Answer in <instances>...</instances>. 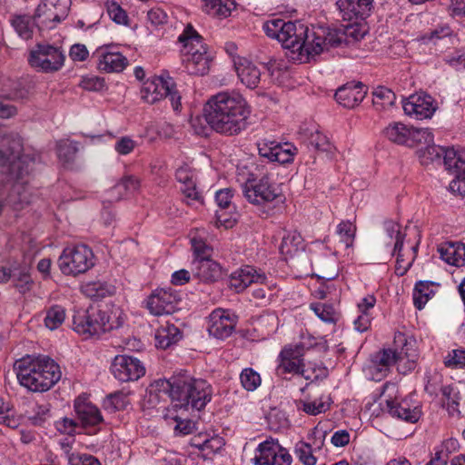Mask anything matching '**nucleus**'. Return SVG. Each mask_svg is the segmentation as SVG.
<instances>
[{
  "label": "nucleus",
  "instance_id": "obj_59",
  "mask_svg": "<svg viewBox=\"0 0 465 465\" xmlns=\"http://www.w3.org/2000/svg\"><path fill=\"white\" fill-rule=\"evenodd\" d=\"M224 446V440L218 435H211L207 439L202 452L203 456H209L217 453Z\"/></svg>",
  "mask_w": 465,
  "mask_h": 465
},
{
  "label": "nucleus",
  "instance_id": "obj_63",
  "mask_svg": "<svg viewBox=\"0 0 465 465\" xmlns=\"http://www.w3.org/2000/svg\"><path fill=\"white\" fill-rule=\"evenodd\" d=\"M445 365L448 367L465 368V350H453L445 358Z\"/></svg>",
  "mask_w": 465,
  "mask_h": 465
},
{
  "label": "nucleus",
  "instance_id": "obj_61",
  "mask_svg": "<svg viewBox=\"0 0 465 465\" xmlns=\"http://www.w3.org/2000/svg\"><path fill=\"white\" fill-rule=\"evenodd\" d=\"M137 146V142L129 136L119 138L114 143V150L120 155H127L131 153Z\"/></svg>",
  "mask_w": 465,
  "mask_h": 465
},
{
  "label": "nucleus",
  "instance_id": "obj_64",
  "mask_svg": "<svg viewBox=\"0 0 465 465\" xmlns=\"http://www.w3.org/2000/svg\"><path fill=\"white\" fill-rule=\"evenodd\" d=\"M70 465H101L98 459L95 457L86 454V453H79V454H72L69 459Z\"/></svg>",
  "mask_w": 465,
  "mask_h": 465
},
{
  "label": "nucleus",
  "instance_id": "obj_25",
  "mask_svg": "<svg viewBox=\"0 0 465 465\" xmlns=\"http://www.w3.org/2000/svg\"><path fill=\"white\" fill-rule=\"evenodd\" d=\"M94 55L97 57V66L100 71L106 73H119L128 65V60L113 46H101L97 48Z\"/></svg>",
  "mask_w": 465,
  "mask_h": 465
},
{
  "label": "nucleus",
  "instance_id": "obj_6",
  "mask_svg": "<svg viewBox=\"0 0 465 465\" xmlns=\"http://www.w3.org/2000/svg\"><path fill=\"white\" fill-rule=\"evenodd\" d=\"M178 41L183 45V63L186 72L195 75L205 74L209 70L211 57L202 36L188 25L179 35Z\"/></svg>",
  "mask_w": 465,
  "mask_h": 465
},
{
  "label": "nucleus",
  "instance_id": "obj_13",
  "mask_svg": "<svg viewBox=\"0 0 465 465\" xmlns=\"http://www.w3.org/2000/svg\"><path fill=\"white\" fill-rule=\"evenodd\" d=\"M65 55L57 46L49 44H37L29 54V64L43 73L59 71L64 64Z\"/></svg>",
  "mask_w": 465,
  "mask_h": 465
},
{
  "label": "nucleus",
  "instance_id": "obj_45",
  "mask_svg": "<svg viewBox=\"0 0 465 465\" xmlns=\"http://www.w3.org/2000/svg\"><path fill=\"white\" fill-rule=\"evenodd\" d=\"M372 95V104L376 110H386L392 106L396 100L395 94L384 86H378Z\"/></svg>",
  "mask_w": 465,
  "mask_h": 465
},
{
  "label": "nucleus",
  "instance_id": "obj_62",
  "mask_svg": "<svg viewBox=\"0 0 465 465\" xmlns=\"http://www.w3.org/2000/svg\"><path fill=\"white\" fill-rule=\"evenodd\" d=\"M49 413V404L36 405L29 416V420L34 425H42L48 419Z\"/></svg>",
  "mask_w": 465,
  "mask_h": 465
},
{
  "label": "nucleus",
  "instance_id": "obj_3",
  "mask_svg": "<svg viewBox=\"0 0 465 465\" xmlns=\"http://www.w3.org/2000/svg\"><path fill=\"white\" fill-rule=\"evenodd\" d=\"M150 393L168 396L174 411H201L212 399V387L203 379L190 376L176 377L172 381L158 380L150 386Z\"/></svg>",
  "mask_w": 465,
  "mask_h": 465
},
{
  "label": "nucleus",
  "instance_id": "obj_8",
  "mask_svg": "<svg viewBox=\"0 0 465 465\" xmlns=\"http://www.w3.org/2000/svg\"><path fill=\"white\" fill-rule=\"evenodd\" d=\"M117 320H112L106 311L90 307L74 317V329L81 335L93 337L120 326Z\"/></svg>",
  "mask_w": 465,
  "mask_h": 465
},
{
  "label": "nucleus",
  "instance_id": "obj_57",
  "mask_svg": "<svg viewBox=\"0 0 465 465\" xmlns=\"http://www.w3.org/2000/svg\"><path fill=\"white\" fill-rule=\"evenodd\" d=\"M55 429L63 434L74 435L81 428L78 421L72 418H62L55 421Z\"/></svg>",
  "mask_w": 465,
  "mask_h": 465
},
{
  "label": "nucleus",
  "instance_id": "obj_4",
  "mask_svg": "<svg viewBox=\"0 0 465 465\" xmlns=\"http://www.w3.org/2000/svg\"><path fill=\"white\" fill-rule=\"evenodd\" d=\"M19 383L33 392H45L61 379L59 365L51 358L25 357L15 364Z\"/></svg>",
  "mask_w": 465,
  "mask_h": 465
},
{
  "label": "nucleus",
  "instance_id": "obj_33",
  "mask_svg": "<svg viewBox=\"0 0 465 465\" xmlns=\"http://www.w3.org/2000/svg\"><path fill=\"white\" fill-rule=\"evenodd\" d=\"M182 337L181 331L174 324L166 322L155 331V344L158 348L167 349L176 343Z\"/></svg>",
  "mask_w": 465,
  "mask_h": 465
},
{
  "label": "nucleus",
  "instance_id": "obj_21",
  "mask_svg": "<svg viewBox=\"0 0 465 465\" xmlns=\"http://www.w3.org/2000/svg\"><path fill=\"white\" fill-rule=\"evenodd\" d=\"M111 371L122 382L137 381L145 373L143 364L136 358L128 355L115 356Z\"/></svg>",
  "mask_w": 465,
  "mask_h": 465
},
{
  "label": "nucleus",
  "instance_id": "obj_11",
  "mask_svg": "<svg viewBox=\"0 0 465 465\" xmlns=\"http://www.w3.org/2000/svg\"><path fill=\"white\" fill-rule=\"evenodd\" d=\"M142 99L148 104H154L163 98L171 102L173 110H179L181 106V96L174 88L172 78L163 76H153L146 80L141 89Z\"/></svg>",
  "mask_w": 465,
  "mask_h": 465
},
{
  "label": "nucleus",
  "instance_id": "obj_22",
  "mask_svg": "<svg viewBox=\"0 0 465 465\" xmlns=\"http://www.w3.org/2000/svg\"><path fill=\"white\" fill-rule=\"evenodd\" d=\"M259 154L269 162H275L281 164L293 161L297 153L294 145L289 143H279L275 141L263 139L257 143Z\"/></svg>",
  "mask_w": 465,
  "mask_h": 465
},
{
  "label": "nucleus",
  "instance_id": "obj_32",
  "mask_svg": "<svg viewBox=\"0 0 465 465\" xmlns=\"http://www.w3.org/2000/svg\"><path fill=\"white\" fill-rule=\"evenodd\" d=\"M203 11L212 17L224 19L236 8L234 0H202Z\"/></svg>",
  "mask_w": 465,
  "mask_h": 465
},
{
  "label": "nucleus",
  "instance_id": "obj_2",
  "mask_svg": "<svg viewBox=\"0 0 465 465\" xmlns=\"http://www.w3.org/2000/svg\"><path fill=\"white\" fill-rule=\"evenodd\" d=\"M23 143L18 136L8 139L0 148V167L8 166L9 173L4 178V183H11L6 197V203L15 210L22 209L29 203L31 193L27 186V177L33 170L35 158L30 153H25Z\"/></svg>",
  "mask_w": 465,
  "mask_h": 465
},
{
  "label": "nucleus",
  "instance_id": "obj_30",
  "mask_svg": "<svg viewBox=\"0 0 465 465\" xmlns=\"http://www.w3.org/2000/svg\"><path fill=\"white\" fill-rule=\"evenodd\" d=\"M441 260L457 267L465 265V245L460 242H443L438 247Z\"/></svg>",
  "mask_w": 465,
  "mask_h": 465
},
{
  "label": "nucleus",
  "instance_id": "obj_47",
  "mask_svg": "<svg viewBox=\"0 0 465 465\" xmlns=\"http://www.w3.org/2000/svg\"><path fill=\"white\" fill-rule=\"evenodd\" d=\"M447 150L448 149L436 145L433 141L432 143L425 145L424 149H420L418 152L420 163L428 165L435 162H440L441 157H443V159L445 158Z\"/></svg>",
  "mask_w": 465,
  "mask_h": 465
},
{
  "label": "nucleus",
  "instance_id": "obj_10",
  "mask_svg": "<svg viewBox=\"0 0 465 465\" xmlns=\"http://www.w3.org/2000/svg\"><path fill=\"white\" fill-rule=\"evenodd\" d=\"M262 28L269 37L278 40L282 47L288 50L287 55L292 54V51H294L295 47H301L297 42L306 35V26L302 24L284 21L280 18L266 21Z\"/></svg>",
  "mask_w": 465,
  "mask_h": 465
},
{
  "label": "nucleus",
  "instance_id": "obj_14",
  "mask_svg": "<svg viewBox=\"0 0 465 465\" xmlns=\"http://www.w3.org/2000/svg\"><path fill=\"white\" fill-rule=\"evenodd\" d=\"M242 191L245 199L254 205L272 203L280 195L277 184L272 183L267 175L260 179L248 178L242 183Z\"/></svg>",
  "mask_w": 465,
  "mask_h": 465
},
{
  "label": "nucleus",
  "instance_id": "obj_18",
  "mask_svg": "<svg viewBox=\"0 0 465 465\" xmlns=\"http://www.w3.org/2000/svg\"><path fill=\"white\" fill-rule=\"evenodd\" d=\"M237 320V316L230 310L217 308L208 317L207 331L211 336L224 340L233 332Z\"/></svg>",
  "mask_w": 465,
  "mask_h": 465
},
{
  "label": "nucleus",
  "instance_id": "obj_44",
  "mask_svg": "<svg viewBox=\"0 0 465 465\" xmlns=\"http://www.w3.org/2000/svg\"><path fill=\"white\" fill-rule=\"evenodd\" d=\"M175 177L179 183L184 185V187L181 188L184 194L189 198L197 199L198 193L195 190L192 171L187 166H182L177 169Z\"/></svg>",
  "mask_w": 465,
  "mask_h": 465
},
{
  "label": "nucleus",
  "instance_id": "obj_49",
  "mask_svg": "<svg viewBox=\"0 0 465 465\" xmlns=\"http://www.w3.org/2000/svg\"><path fill=\"white\" fill-rule=\"evenodd\" d=\"M434 134L429 128H415L412 126L408 143L409 147L422 146L432 143Z\"/></svg>",
  "mask_w": 465,
  "mask_h": 465
},
{
  "label": "nucleus",
  "instance_id": "obj_20",
  "mask_svg": "<svg viewBox=\"0 0 465 465\" xmlns=\"http://www.w3.org/2000/svg\"><path fill=\"white\" fill-rule=\"evenodd\" d=\"M402 108L405 114L411 118L424 120L432 117L437 110V103L430 95L420 93L403 100Z\"/></svg>",
  "mask_w": 465,
  "mask_h": 465
},
{
  "label": "nucleus",
  "instance_id": "obj_7",
  "mask_svg": "<svg viewBox=\"0 0 465 465\" xmlns=\"http://www.w3.org/2000/svg\"><path fill=\"white\" fill-rule=\"evenodd\" d=\"M340 42L331 33L326 34L324 28L309 29L306 26V35L297 42L301 47H295L294 51H292V54H288V57L293 62L306 63L310 56L321 54L328 46L338 45Z\"/></svg>",
  "mask_w": 465,
  "mask_h": 465
},
{
  "label": "nucleus",
  "instance_id": "obj_54",
  "mask_svg": "<svg viewBox=\"0 0 465 465\" xmlns=\"http://www.w3.org/2000/svg\"><path fill=\"white\" fill-rule=\"evenodd\" d=\"M56 151L58 157L64 161H71L78 151L77 143L67 139L57 142Z\"/></svg>",
  "mask_w": 465,
  "mask_h": 465
},
{
  "label": "nucleus",
  "instance_id": "obj_12",
  "mask_svg": "<svg viewBox=\"0 0 465 465\" xmlns=\"http://www.w3.org/2000/svg\"><path fill=\"white\" fill-rule=\"evenodd\" d=\"M398 388L394 383H387L384 386L383 395L386 397L388 412L395 418L407 422L415 423L421 416V410L417 402H411V399L399 400Z\"/></svg>",
  "mask_w": 465,
  "mask_h": 465
},
{
  "label": "nucleus",
  "instance_id": "obj_28",
  "mask_svg": "<svg viewBox=\"0 0 465 465\" xmlns=\"http://www.w3.org/2000/svg\"><path fill=\"white\" fill-rule=\"evenodd\" d=\"M233 64L241 82L248 88H255L261 81V68L244 57L233 59Z\"/></svg>",
  "mask_w": 465,
  "mask_h": 465
},
{
  "label": "nucleus",
  "instance_id": "obj_37",
  "mask_svg": "<svg viewBox=\"0 0 465 465\" xmlns=\"http://www.w3.org/2000/svg\"><path fill=\"white\" fill-rule=\"evenodd\" d=\"M206 232L195 230L190 234V242L193 251L194 259H206L213 255V249L205 242Z\"/></svg>",
  "mask_w": 465,
  "mask_h": 465
},
{
  "label": "nucleus",
  "instance_id": "obj_35",
  "mask_svg": "<svg viewBox=\"0 0 465 465\" xmlns=\"http://www.w3.org/2000/svg\"><path fill=\"white\" fill-rule=\"evenodd\" d=\"M384 238L383 242L387 246H393V253L401 252L404 234L401 232V226L393 221H386L383 223Z\"/></svg>",
  "mask_w": 465,
  "mask_h": 465
},
{
  "label": "nucleus",
  "instance_id": "obj_31",
  "mask_svg": "<svg viewBox=\"0 0 465 465\" xmlns=\"http://www.w3.org/2000/svg\"><path fill=\"white\" fill-rule=\"evenodd\" d=\"M10 25L15 32L24 40L32 39L38 23L35 16L25 14H14L9 19Z\"/></svg>",
  "mask_w": 465,
  "mask_h": 465
},
{
  "label": "nucleus",
  "instance_id": "obj_19",
  "mask_svg": "<svg viewBox=\"0 0 465 465\" xmlns=\"http://www.w3.org/2000/svg\"><path fill=\"white\" fill-rule=\"evenodd\" d=\"M398 351L392 349H383L373 354L364 372L367 377L373 381H381L386 377L391 368L399 360Z\"/></svg>",
  "mask_w": 465,
  "mask_h": 465
},
{
  "label": "nucleus",
  "instance_id": "obj_5",
  "mask_svg": "<svg viewBox=\"0 0 465 465\" xmlns=\"http://www.w3.org/2000/svg\"><path fill=\"white\" fill-rule=\"evenodd\" d=\"M305 349L302 344H290L282 349L277 357L276 374L285 378V375H301L307 381L318 380L326 374V370L321 365L304 363Z\"/></svg>",
  "mask_w": 465,
  "mask_h": 465
},
{
  "label": "nucleus",
  "instance_id": "obj_9",
  "mask_svg": "<svg viewBox=\"0 0 465 465\" xmlns=\"http://www.w3.org/2000/svg\"><path fill=\"white\" fill-rule=\"evenodd\" d=\"M94 265V254L85 244L70 245L59 256L58 266L64 275L77 276Z\"/></svg>",
  "mask_w": 465,
  "mask_h": 465
},
{
  "label": "nucleus",
  "instance_id": "obj_46",
  "mask_svg": "<svg viewBox=\"0 0 465 465\" xmlns=\"http://www.w3.org/2000/svg\"><path fill=\"white\" fill-rule=\"evenodd\" d=\"M331 405V398L329 395H321L313 401H303L300 402L299 409H302L309 415H318L325 412Z\"/></svg>",
  "mask_w": 465,
  "mask_h": 465
},
{
  "label": "nucleus",
  "instance_id": "obj_38",
  "mask_svg": "<svg viewBox=\"0 0 465 465\" xmlns=\"http://www.w3.org/2000/svg\"><path fill=\"white\" fill-rule=\"evenodd\" d=\"M444 166L455 177L465 176V153H457L448 149L445 153Z\"/></svg>",
  "mask_w": 465,
  "mask_h": 465
},
{
  "label": "nucleus",
  "instance_id": "obj_48",
  "mask_svg": "<svg viewBox=\"0 0 465 465\" xmlns=\"http://www.w3.org/2000/svg\"><path fill=\"white\" fill-rule=\"evenodd\" d=\"M441 396L442 405L449 413L451 415L458 413L460 399L459 391L452 386H444L441 388Z\"/></svg>",
  "mask_w": 465,
  "mask_h": 465
},
{
  "label": "nucleus",
  "instance_id": "obj_60",
  "mask_svg": "<svg viewBox=\"0 0 465 465\" xmlns=\"http://www.w3.org/2000/svg\"><path fill=\"white\" fill-rule=\"evenodd\" d=\"M172 415V418L175 420L176 425L174 427V431L179 435H188L192 433L195 430V423L189 420L183 419L179 415Z\"/></svg>",
  "mask_w": 465,
  "mask_h": 465
},
{
  "label": "nucleus",
  "instance_id": "obj_34",
  "mask_svg": "<svg viewBox=\"0 0 465 465\" xmlns=\"http://www.w3.org/2000/svg\"><path fill=\"white\" fill-rule=\"evenodd\" d=\"M412 126L401 122H392L383 129V135L391 143L408 146Z\"/></svg>",
  "mask_w": 465,
  "mask_h": 465
},
{
  "label": "nucleus",
  "instance_id": "obj_43",
  "mask_svg": "<svg viewBox=\"0 0 465 465\" xmlns=\"http://www.w3.org/2000/svg\"><path fill=\"white\" fill-rule=\"evenodd\" d=\"M12 281L14 287L21 294L31 292L35 284L29 269L26 266H15Z\"/></svg>",
  "mask_w": 465,
  "mask_h": 465
},
{
  "label": "nucleus",
  "instance_id": "obj_58",
  "mask_svg": "<svg viewBox=\"0 0 465 465\" xmlns=\"http://www.w3.org/2000/svg\"><path fill=\"white\" fill-rule=\"evenodd\" d=\"M107 13L110 18L118 25H126L128 16L126 12L116 2L107 4Z\"/></svg>",
  "mask_w": 465,
  "mask_h": 465
},
{
  "label": "nucleus",
  "instance_id": "obj_40",
  "mask_svg": "<svg viewBox=\"0 0 465 465\" xmlns=\"http://www.w3.org/2000/svg\"><path fill=\"white\" fill-rule=\"evenodd\" d=\"M435 284L429 281H420L415 284L412 297L414 305L417 309L421 310L428 301L435 293Z\"/></svg>",
  "mask_w": 465,
  "mask_h": 465
},
{
  "label": "nucleus",
  "instance_id": "obj_24",
  "mask_svg": "<svg viewBox=\"0 0 465 465\" xmlns=\"http://www.w3.org/2000/svg\"><path fill=\"white\" fill-rule=\"evenodd\" d=\"M266 274L252 266L245 265L232 272L229 278V285L237 292L244 291L251 284H265Z\"/></svg>",
  "mask_w": 465,
  "mask_h": 465
},
{
  "label": "nucleus",
  "instance_id": "obj_15",
  "mask_svg": "<svg viewBox=\"0 0 465 465\" xmlns=\"http://www.w3.org/2000/svg\"><path fill=\"white\" fill-rule=\"evenodd\" d=\"M253 460L255 465H291L292 458L278 440L270 439L258 445Z\"/></svg>",
  "mask_w": 465,
  "mask_h": 465
},
{
  "label": "nucleus",
  "instance_id": "obj_51",
  "mask_svg": "<svg viewBox=\"0 0 465 465\" xmlns=\"http://www.w3.org/2000/svg\"><path fill=\"white\" fill-rule=\"evenodd\" d=\"M356 227L350 221H343L340 223L336 229L339 242L345 248H349L352 245L355 237Z\"/></svg>",
  "mask_w": 465,
  "mask_h": 465
},
{
  "label": "nucleus",
  "instance_id": "obj_42",
  "mask_svg": "<svg viewBox=\"0 0 465 465\" xmlns=\"http://www.w3.org/2000/svg\"><path fill=\"white\" fill-rule=\"evenodd\" d=\"M82 292L92 299H101L114 293L115 288L104 282H89L82 285Z\"/></svg>",
  "mask_w": 465,
  "mask_h": 465
},
{
  "label": "nucleus",
  "instance_id": "obj_55",
  "mask_svg": "<svg viewBox=\"0 0 465 465\" xmlns=\"http://www.w3.org/2000/svg\"><path fill=\"white\" fill-rule=\"evenodd\" d=\"M295 454L298 460L304 465H315L316 458L312 453V446L303 441H299L295 446Z\"/></svg>",
  "mask_w": 465,
  "mask_h": 465
},
{
  "label": "nucleus",
  "instance_id": "obj_52",
  "mask_svg": "<svg viewBox=\"0 0 465 465\" xmlns=\"http://www.w3.org/2000/svg\"><path fill=\"white\" fill-rule=\"evenodd\" d=\"M310 307L314 312V313L324 322L335 323L339 319L338 312L331 304L318 302L311 304Z\"/></svg>",
  "mask_w": 465,
  "mask_h": 465
},
{
  "label": "nucleus",
  "instance_id": "obj_41",
  "mask_svg": "<svg viewBox=\"0 0 465 465\" xmlns=\"http://www.w3.org/2000/svg\"><path fill=\"white\" fill-rule=\"evenodd\" d=\"M302 238L296 231L287 232L283 237L280 245V252L287 259L292 257L300 250H302Z\"/></svg>",
  "mask_w": 465,
  "mask_h": 465
},
{
  "label": "nucleus",
  "instance_id": "obj_16",
  "mask_svg": "<svg viewBox=\"0 0 465 465\" xmlns=\"http://www.w3.org/2000/svg\"><path fill=\"white\" fill-rule=\"evenodd\" d=\"M68 0H45L35 12L39 29H51L68 15Z\"/></svg>",
  "mask_w": 465,
  "mask_h": 465
},
{
  "label": "nucleus",
  "instance_id": "obj_23",
  "mask_svg": "<svg viewBox=\"0 0 465 465\" xmlns=\"http://www.w3.org/2000/svg\"><path fill=\"white\" fill-rule=\"evenodd\" d=\"M74 408L81 428H94L104 421L101 411L85 394L74 400Z\"/></svg>",
  "mask_w": 465,
  "mask_h": 465
},
{
  "label": "nucleus",
  "instance_id": "obj_27",
  "mask_svg": "<svg viewBox=\"0 0 465 465\" xmlns=\"http://www.w3.org/2000/svg\"><path fill=\"white\" fill-rule=\"evenodd\" d=\"M193 277L203 282H213L222 274L220 264L210 258L193 259L191 267Z\"/></svg>",
  "mask_w": 465,
  "mask_h": 465
},
{
  "label": "nucleus",
  "instance_id": "obj_39",
  "mask_svg": "<svg viewBox=\"0 0 465 465\" xmlns=\"http://www.w3.org/2000/svg\"><path fill=\"white\" fill-rule=\"evenodd\" d=\"M410 342L405 341L401 351H398L399 360H397V370L400 373L406 374L416 367L418 354L415 349H410Z\"/></svg>",
  "mask_w": 465,
  "mask_h": 465
},
{
  "label": "nucleus",
  "instance_id": "obj_1",
  "mask_svg": "<svg viewBox=\"0 0 465 465\" xmlns=\"http://www.w3.org/2000/svg\"><path fill=\"white\" fill-rule=\"evenodd\" d=\"M203 114L212 130L222 135L233 136L245 129L251 109L239 92L221 91L208 99Z\"/></svg>",
  "mask_w": 465,
  "mask_h": 465
},
{
  "label": "nucleus",
  "instance_id": "obj_29",
  "mask_svg": "<svg viewBox=\"0 0 465 465\" xmlns=\"http://www.w3.org/2000/svg\"><path fill=\"white\" fill-rule=\"evenodd\" d=\"M367 94V88L361 83L348 84L335 93L338 104L346 108H353L361 104Z\"/></svg>",
  "mask_w": 465,
  "mask_h": 465
},
{
  "label": "nucleus",
  "instance_id": "obj_56",
  "mask_svg": "<svg viewBox=\"0 0 465 465\" xmlns=\"http://www.w3.org/2000/svg\"><path fill=\"white\" fill-rule=\"evenodd\" d=\"M128 404L127 396L121 392L111 394L104 401V407L111 411L124 410Z\"/></svg>",
  "mask_w": 465,
  "mask_h": 465
},
{
  "label": "nucleus",
  "instance_id": "obj_17",
  "mask_svg": "<svg viewBox=\"0 0 465 465\" xmlns=\"http://www.w3.org/2000/svg\"><path fill=\"white\" fill-rule=\"evenodd\" d=\"M179 302L177 292L171 288H159L147 297L144 303L151 314L161 316L173 313Z\"/></svg>",
  "mask_w": 465,
  "mask_h": 465
},
{
  "label": "nucleus",
  "instance_id": "obj_36",
  "mask_svg": "<svg viewBox=\"0 0 465 465\" xmlns=\"http://www.w3.org/2000/svg\"><path fill=\"white\" fill-rule=\"evenodd\" d=\"M26 97V92L15 90L10 93L2 92L0 94V118L8 119L17 114L16 106L8 103V101H19Z\"/></svg>",
  "mask_w": 465,
  "mask_h": 465
},
{
  "label": "nucleus",
  "instance_id": "obj_53",
  "mask_svg": "<svg viewBox=\"0 0 465 465\" xmlns=\"http://www.w3.org/2000/svg\"><path fill=\"white\" fill-rule=\"evenodd\" d=\"M242 386L248 391H254L262 383L260 374L252 368H245L240 374Z\"/></svg>",
  "mask_w": 465,
  "mask_h": 465
},
{
  "label": "nucleus",
  "instance_id": "obj_50",
  "mask_svg": "<svg viewBox=\"0 0 465 465\" xmlns=\"http://www.w3.org/2000/svg\"><path fill=\"white\" fill-rule=\"evenodd\" d=\"M65 320V310L60 305H54L46 311L45 326L51 330L58 329Z\"/></svg>",
  "mask_w": 465,
  "mask_h": 465
},
{
  "label": "nucleus",
  "instance_id": "obj_26",
  "mask_svg": "<svg viewBox=\"0 0 465 465\" xmlns=\"http://www.w3.org/2000/svg\"><path fill=\"white\" fill-rule=\"evenodd\" d=\"M343 20H364L371 12L373 0H338L336 3Z\"/></svg>",
  "mask_w": 465,
  "mask_h": 465
}]
</instances>
